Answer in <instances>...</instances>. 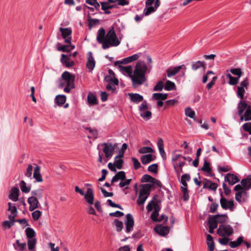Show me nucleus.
<instances>
[{"label": "nucleus", "instance_id": "obj_32", "mask_svg": "<svg viewBox=\"0 0 251 251\" xmlns=\"http://www.w3.org/2000/svg\"><path fill=\"white\" fill-rule=\"evenodd\" d=\"M216 216L212 215L209 217L208 220V226H213L214 228H217L218 226L217 220Z\"/></svg>", "mask_w": 251, "mask_h": 251}, {"label": "nucleus", "instance_id": "obj_25", "mask_svg": "<svg viewBox=\"0 0 251 251\" xmlns=\"http://www.w3.org/2000/svg\"><path fill=\"white\" fill-rule=\"evenodd\" d=\"M101 9L104 11V14H109L111 13L109 9H112L115 7L114 5H110L108 2H100Z\"/></svg>", "mask_w": 251, "mask_h": 251}, {"label": "nucleus", "instance_id": "obj_35", "mask_svg": "<svg viewBox=\"0 0 251 251\" xmlns=\"http://www.w3.org/2000/svg\"><path fill=\"white\" fill-rule=\"evenodd\" d=\"M55 100L58 105L62 106L66 102V97L65 95H58L56 96Z\"/></svg>", "mask_w": 251, "mask_h": 251}, {"label": "nucleus", "instance_id": "obj_42", "mask_svg": "<svg viewBox=\"0 0 251 251\" xmlns=\"http://www.w3.org/2000/svg\"><path fill=\"white\" fill-rule=\"evenodd\" d=\"M36 239H29L27 241L28 249L29 251H33L36 246Z\"/></svg>", "mask_w": 251, "mask_h": 251}, {"label": "nucleus", "instance_id": "obj_31", "mask_svg": "<svg viewBox=\"0 0 251 251\" xmlns=\"http://www.w3.org/2000/svg\"><path fill=\"white\" fill-rule=\"evenodd\" d=\"M138 58L139 55L137 54H134L130 56L124 58L122 60L121 62L123 64H128L137 60Z\"/></svg>", "mask_w": 251, "mask_h": 251}, {"label": "nucleus", "instance_id": "obj_29", "mask_svg": "<svg viewBox=\"0 0 251 251\" xmlns=\"http://www.w3.org/2000/svg\"><path fill=\"white\" fill-rule=\"evenodd\" d=\"M154 159L151 154L143 155L141 157V161L143 164H147Z\"/></svg>", "mask_w": 251, "mask_h": 251}, {"label": "nucleus", "instance_id": "obj_20", "mask_svg": "<svg viewBox=\"0 0 251 251\" xmlns=\"http://www.w3.org/2000/svg\"><path fill=\"white\" fill-rule=\"evenodd\" d=\"M19 190L17 187H13L9 195V198L14 201H17L18 200Z\"/></svg>", "mask_w": 251, "mask_h": 251}, {"label": "nucleus", "instance_id": "obj_10", "mask_svg": "<svg viewBox=\"0 0 251 251\" xmlns=\"http://www.w3.org/2000/svg\"><path fill=\"white\" fill-rule=\"evenodd\" d=\"M59 30L61 33L63 38L65 39V42L71 44L72 39V38L70 36L72 33L71 28L60 27Z\"/></svg>", "mask_w": 251, "mask_h": 251}, {"label": "nucleus", "instance_id": "obj_2", "mask_svg": "<svg viewBox=\"0 0 251 251\" xmlns=\"http://www.w3.org/2000/svg\"><path fill=\"white\" fill-rule=\"evenodd\" d=\"M121 43V41L118 39L114 28L112 27L105 35V39L102 44V48L106 50L110 47H117Z\"/></svg>", "mask_w": 251, "mask_h": 251}, {"label": "nucleus", "instance_id": "obj_19", "mask_svg": "<svg viewBox=\"0 0 251 251\" xmlns=\"http://www.w3.org/2000/svg\"><path fill=\"white\" fill-rule=\"evenodd\" d=\"M203 188H208L211 190L215 191L217 188V185L211 181L210 180L205 178L203 181Z\"/></svg>", "mask_w": 251, "mask_h": 251}, {"label": "nucleus", "instance_id": "obj_6", "mask_svg": "<svg viewBox=\"0 0 251 251\" xmlns=\"http://www.w3.org/2000/svg\"><path fill=\"white\" fill-rule=\"evenodd\" d=\"M118 144H113L111 142L104 143L101 145L103 147V151L105 156L107 158H111L115 150L118 147Z\"/></svg>", "mask_w": 251, "mask_h": 251}, {"label": "nucleus", "instance_id": "obj_33", "mask_svg": "<svg viewBox=\"0 0 251 251\" xmlns=\"http://www.w3.org/2000/svg\"><path fill=\"white\" fill-rule=\"evenodd\" d=\"M191 177L189 174H185L183 175L181 177L180 183L182 185V186L188 187L187 181H189L190 180Z\"/></svg>", "mask_w": 251, "mask_h": 251}, {"label": "nucleus", "instance_id": "obj_52", "mask_svg": "<svg viewBox=\"0 0 251 251\" xmlns=\"http://www.w3.org/2000/svg\"><path fill=\"white\" fill-rule=\"evenodd\" d=\"M114 225L116 227V230L118 232L122 231L123 228V223L122 221H120L118 219H115L114 221Z\"/></svg>", "mask_w": 251, "mask_h": 251}, {"label": "nucleus", "instance_id": "obj_21", "mask_svg": "<svg viewBox=\"0 0 251 251\" xmlns=\"http://www.w3.org/2000/svg\"><path fill=\"white\" fill-rule=\"evenodd\" d=\"M128 95L130 100L134 103H138L143 100V97L139 94L129 93Z\"/></svg>", "mask_w": 251, "mask_h": 251}, {"label": "nucleus", "instance_id": "obj_47", "mask_svg": "<svg viewBox=\"0 0 251 251\" xmlns=\"http://www.w3.org/2000/svg\"><path fill=\"white\" fill-rule=\"evenodd\" d=\"M139 152L141 154H144L146 153H152L153 150L150 147H143L141 148L139 151Z\"/></svg>", "mask_w": 251, "mask_h": 251}, {"label": "nucleus", "instance_id": "obj_34", "mask_svg": "<svg viewBox=\"0 0 251 251\" xmlns=\"http://www.w3.org/2000/svg\"><path fill=\"white\" fill-rule=\"evenodd\" d=\"M176 88V85L174 82L170 81L167 80L164 84V89L167 91H171L175 90Z\"/></svg>", "mask_w": 251, "mask_h": 251}, {"label": "nucleus", "instance_id": "obj_51", "mask_svg": "<svg viewBox=\"0 0 251 251\" xmlns=\"http://www.w3.org/2000/svg\"><path fill=\"white\" fill-rule=\"evenodd\" d=\"M104 80L109 83H113L114 84L118 85L119 80L116 78L113 77L111 75H106L104 77Z\"/></svg>", "mask_w": 251, "mask_h": 251}, {"label": "nucleus", "instance_id": "obj_26", "mask_svg": "<svg viewBox=\"0 0 251 251\" xmlns=\"http://www.w3.org/2000/svg\"><path fill=\"white\" fill-rule=\"evenodd\" d=\"M249 105L245 101L240 100L238 104L237 108L238 109V115H241L244 110L248 108Z\"/></svg>", "mask_w": 251, "mask_h": 251}, {"label": "nucleus", "instance_id": "obj_61", "mask_svg": "<svg viewBox=\"0 0 251 251\" xmlns=\"http://www.w3.org/2000/svg\"><path fill=\"white\" fill-rule=\"evenodd\" d=\"M41 216V212L40 210H36L32 213V218L34 221H37Z\"/></svg>", "mask_w": 251, "mask_h": 251}, {"label": "nucleus", "instance_id": "obj_63", "mask_svg": "<svg viewBox=\"0 0 251 251\" xmlns=\"http://www.w3.org/2000/svg\"><path fill=\"white\" fill-rule=\"evenodd\" d=\"M15 222H13L11 220L9 221H5L2 223V226H4L5 228H10L12 226L14 225Z\"/></svg>", "mask_w": 251, "mask_h": 251}, {"label": "nucleus", "instance_id": "obj_8", "mask_svg": "<svg viewBox=\"0 0 251 251\" xmlns=\"http://www.w3.org/2000/svg\"><path fill=\"white\" fill-rule=\"evenodd\" d=\"M248 85L247 79H246L241 82L240 85L237 88V95L238 97L241 100L244 99L245 90L247 89Z\"/></svg>", "mask_w": 251, "mask_h": 251}, {"label": "nucleus", "instance_id": "obj_22", "mask_svg": "<svg viewBox=\"0 0 251 251\" xmlns=\"http://www.w3.org/2000/svg\"><path fill=\"white\" fill-rule=\"evenodd\" d=\"M126 176L125 172L124 171H120L118 172L115 176H114L112 180L111 183L118 181L119 179L124 180L126 179Z\"/></svg>", "mask_w": 251, "mask_h": 251}, {"label": "nucleus", "instance_id": "obj_64", "mask_svg": "<svg viewBox=\"0 0 251 251\" xmlns=\"http://www.w3.org/2000/svg\"><path fill=\"white\" fill-rule=\"evenodd\" d=\"M132 161L133 162V166L135 170H137L141 167V164L137 158L135 157H132Z\"/></svg>", "mask_w": 251, "mask_h": 251}, {"label": "nucleus", "instance_id": "obj_18", "mask_svg": "<svg viewBox=\"0 0 251 251\" xmlns=\"http://www.w3.org/2000/svg\"><path fill=\"white\" fill-rule=\"evenodd\" d=\"M86 66L87 68L90 70V71H92L95 66V61L91 52H89L88 53Z\"/></svg>", "mask_w": 251, "mask_h": 251}, {"label": "nucleus", "instance_id": "obj_28", "mask_svg": "<svg viewBox=\"0 0 251 251\" xmlns=\"http://www.w3.org/2000/svg\"><path fill=\"white\" fill-rule=\"evenodd\" d=\"M205 67L206 63L204 61H198L196 62H193L192 63V69L194 71H196L201 68L205 69Z\"/></svg>", "mask_w": 251, "mask_h": 251}, {"label": "nucleus", "instance_id": "obj_62", "mask_svg": "<svg viewBox=\"0 0 251 251\" xmlns=\"http://www.w3.org/2000/svg\"><path fill=\"white\" fill-rule=\"evenodd\" d=\"M243 129L251 134V123H245L242 126Z\"/></svg>", "mask_w": 251, "mask_h": 251}, {"label": "nucleus", "instance_id": "obj_44", "mask_svg": "<svg viewBox=\"0 0 251 251\" xmlns=\"http://www.w3.org/2000/svg\"><path fill=\"white\" fill-rule=\"evenodd\" d=\"M151 112L147 110L140 112L141 117L146 120H150L151 117Z\"/></svg>", "mask_w": 251, "mask_h": 251}, {"label": "nucleus", "instance_id": "obj_7", "mask_svg": "<svg viewBox=\"0 0 251 251\" xmlns=\"http://www.w3.org/2000/svg\"><path fill=\"white\" fill-rule=\"evenodd\" d=\"M217 232L220 236H229L233 233V229L230 225H221Z\"/></svg>", "mask_w": 251, "mask_h": 251}, {"label": "nucleus", "instance_id": "obj_3", "mask_svg": "<svg viewBox=\"0 0 251 251\" xmlns=\"http://www.w3.org/2000/svg\"><path fill=\"white\" fill-rule=\"evenodd\" d=\"M151 185L150 184H141L140 185L139 197L137 200L138 205H143L150 194Z\"/></svg>", "mask_w": 251, "mask_h": 251}, {"label": "nucleus", "instance_id": "obj_5", "mask_svg": "<svg viewBox=\"0 0 251 251\" xmlns=\"http://www.w3.org/2000/svg\"><path fill=\"white\" fill-rule=\"evenodd\" d=\"M75 192L79 193L81 195L83 196L86 201L90 205L94 203V196L93 189L91 188H88L86 193L84 191L79 189V188L76 186L75 188Z\"/></svg>", "mask_w": 251, "mask_h": 251}, {"label": "nucleus", "instance_id": "obj_17", "mask_svg": "<svg viewBox=\"0 0 251 251\" xmlns=\"http://www.w3.org/2000/svg\"><path fill=\"white\" fill-rule=\"evenodd\" d=\"M225 181L228 182V184L233 185L239 181L238 177L232 174H227L225 177Z\"/></svg>", "mask_w": 251, "mask_h": 251}, {"label": "nucleus", "instance_id": "obj_13", "mask_svg": "<svg viewBox=\"0 0 251 251\" xmlns=\"http://www.w3.org/2000/svg\"><path fill=\"white\" fill-rule=\"evenodd\" d=\"M220 203L223 209H229L231 211L233 210L234 202L233 201H227L226 198L222 197L220 200Z\"/></svg>", "mask_w": 251, "mask_h": 251}, {"label": "nucleus", "instance_id": "obj_38", "mask_svg": "<svg viewBox=\"0 0 251 251\" xmlns=\"http://www.w3.org/2000/svg\"><path fill=\"white\" fill-rule=\"evenodd\" d=\"M168 95L167 94L163 93H154L152 95V98L156 100H165L167 99Z\"/></svg>", "mask_w": 251, "mask_h": 251}, {"label": "nucleus", "instance_id": "obj_1", "mask_svg": "<svg viewBox=\"0 0 251 251\" xmlns=\"http://www.w3.org/2000/svg\"><path fill=\"white\" fill-rule=\"evenodd\" d=\"M119 67L121 72H125L130 75L134 87H137L143 84L147 80L145 74L147 71V66L144 61H139L137 63L133 74L131 66L120 65Z\"/></svg>", "mask_w": 251, "mask_h": 251}, {"label": "nucleus", "instance_id": "obj_39", "mask_svg": "<svg viewBox=\"0 0 251 251\" xmlns=\"http://www.w3.org/2000/svg\"><path fill=\"white\" fill-rule=\"evenodd\" d=\"M20 187L23 193H27L30 191V187L27 186L24 180H22L20 183Z\"/></svg>", "mask_w": 251, "mask_h": 251}, {"label": "nucleus", "instance_id": "obj_11", "mask_svg": "<svg viewBox=\"0 0 251 251\" xmlns=\"http://www.w3.org/2000/svg\"><path fill=\"white\" fill-rule=\"evenodd\" d=\"M181 69H184V70H186V66L184 65H182L175 67L169 68L166 71L167 76L170 77L175 75Z\"/></svg>", "mask_w": 251, "mask_h": 251}, {"label": "nucleus", "instance_id": "obj_56", "mask_svg": "<svg viewBox=\"0 0 251 251\" xmlns=\"http://www.w3.org/2000/svg\"><path fill=\"white\" fill-rule=\"evenodd\" d=\"M164 87L163 81L162 80L159 81L156 85L153 88V90L155 91H162Z\"/></svg>", "mask_w": 251, "mask_h": 251}, {"label": "nucleus", "instance_id": "obj_15", "mask_svg": "<svg viewBox=\"0 0 251 251\" xmlns=\"http://www.w3.org/2000/svg\"><path fill=\"white\" fill-rule=\"evenodd\" d=\"M154 230L158 234L162 236L168 235L170 231V227L168 226H156L154 227Z\"/></svg>", "mask_w": 251, "mask_h": 251}, {"label": "nucleus", "instance_id": "obj_45", "mask_svg": "<svg viewBox=\"0 0 251 251\" xmlns=\"http://www.w3.org/2000/svg\"><path fill=\"white\" fill-rule=\"evenodd\" d=\"M148 7H146L144 10V14L145 16H148L151 13L155 12L157 9L155 8L154 6L151 5L148 6Z\"/></svg>", "mask_w": 251, "mask_h": 251}, {"label": "nucleus", "instance_id": "obj_58", "mask_svg": "<svg viewBox=\"0 0 251 251\" xmlns=\"http://www.w3.org/2000/svg\"><path fill=\"white\" fill-rule=\"evenodd\" d=\"M124 161L122 159H115L114 164H115L116 168L118 169H121L123 167Z\"/></svg>", "mask_w": 251, "mask_h": 251}, {"label": "nucleus", "instance_id": "obj_46", "mask_svg": "<svg viewBox=\"0 0 251 251\" xmlns=\"http://www.w3.org/2000/svg\"><path fill=\"white\" fill-rule=\"evenodd\" d=\"M185 114L187 117L195 120V112L190 107H187L185 109Z\"/></svg>", "mask_w": 251, "mask_h": 251}, {"label": "nucleus", "instance_id": "obj_57", "mask_svg": "<svg viewBox=\"0 0 251 251\" xmlns=\"http://www.w3.org/2000/svg\"><path fill=\"white\" fill-rule=\"evenodd\" d=\"M13 246L16 250H17L18 251H23L26 247V244L25 242L20 243L17 246L15 245V244H14Z\"/></svg>", "mask_w": 251, "mask_h": 251}, {"label": "nucleus", "instance_id": "obj_12", "mask_svg": "<svg viewBox=\"0 0 251 251\" xmlns=\"http://www.w3.org/2000/svg\"><path fill=\"white\" fill-rule=\"evenodd\" d=\"M157 195H155L153 196L152 198V200L150 201L147 206V209L148 212H151L153 208H154V211L158 212L160 210V207L159 204L154 201V200H156V198L157 197Z\"/></svg>", "mask_w": 251, "mask_h": 251}, {"label": "nucleus", "instance_id": "obj_43", "mask_svg": "<svg viewBox=\"0 0 251 251\" xmlns=\"http://www.w3.org/2000/svg\"><path fill=\"white\" fill-rule=\"evenodd\" d=\"M226 76L229 79V84L232 85L237 84L239 82L238 77H235L232 76L230 74H227Z\"/></svg>", "mask_w": 251, "mask_h": 251}, {"label": "nucleus", "instance_id": "obj_14", "mask_svg": "<svg viewBox=\"0 0 251 251\" xmlns=\"http://www.w3.org/2000/svg\"><path fill=\"white\" fill-rule=\"evenodd\" d=\"M27 202L29 204V210L30 211H33L39 208L40 205L38 199H36L34 197H29L27 199Z\"/></svg>", "mask_w": 251, "mask_h": 251}, {"label": "nucleus", "instance_id": "obj_9", "mask_svg": "<svg viewBox=\"0 0 251 251\" xmlns=\"http://www.w3.org/2000/svg\"><path fill=\"white\" fill-rule=\"evenodd\" d=\"M126 220L125 221L126 232L129 233L133 228L134 221L133 218L131 214H127L126 216Z\"/></svg>", "mask_w": 251, "mask_h": 251}, {"label": "nucleus", "instance_id": "obj_16", "mask_svg": "<svg viewBox=\"0 0 251 251\" xmlns=\"http://www.w3.org/2000/svg\"><path fill=\"white\" fill-rule=\"evenodd\" d=\"M8 210L10 211L11 212V214L8 216V218L10 220L15 222V217L17 216L18 213L17 208L15 205H12L11 202H8Z\"/></svg>", "mask_w": 251, "mask_h": 251}, {"label": "nucleus", "instance_id": "obj_30", "mask_svg": "<svg viewBox=\"0 0 251 251\" xmlns=\"http://www.w3.org/2000/svg\"><path fill=\"white\" fill-rule=\"evenodd\" d=\"M244 242V237L239 236L236 240L231 241L229 243V245L232 248H235L240 246Z\"/></svg>", "mask_w": 251, "mask_h": 251}, {"label": "nucleus", "instance_id": "obj_48", "mask_svg": "<svg viewBox=\"0 0 251 251\" xmlns=\"http://www.w3.org/2000/svg\"><path fill=\"white\" fill-rule=\"evenodd\" d=\"M154 180V178L149 175H144L141 179V182H150L151 183L152 180Z\"/></svg>", "mask_w": 251, "mask_h": 251}, {"label": "nucleus", "instance_id": "obj_50", "mask_svg": "<svg viewBox=\"0 0 251 251\" xmlns=\"http://www.w3.org/2000/svg\"><path fill=\"white\" fill-rule=\"evenodd\" d=\"M87 101L90 104L94 105L97 103L96 96L91 94H88L87 97Z\"/></svg>", "mask_w": 251, "mask_h": 251}, {"label": "nucleus", "instance_id": "obj_53", "mask_svg": "<svg viewBox=\"0 0 251 251\" xmlns=\"http://www.w3.org/2000/svg\"><path fill=\"white\" fill-rule=\"evenodd\" d=\"M229 71L234 75H237L238 78H240L243 72H242L240 68H234L230 69Z\"/></svg>", "mask_w": 251, "mask_h": 251}, {"label": "nucleus", "instance_id": "obj_60", "mask_svg": "<svg viewBox=\"0 0 251 251\" xmlns=\"http://www.w3.org/2000/svg\"><path fill=\"white\" fill-rule=\"evenodd\" d=\"M158 165L157 164H153L149 166L148 168V171L153 173L157 172Z\"/></svg>", "mask_w": 251, "mask_h": 251}, {"label": "nucleus", "instance_id": "obj_55", "mask_svg": "<svg viewBox=\"0 0 251 251\" xmlns=\"http://www.w3.org/2000/svg\"><path fill=\"white\" fill-rule=\"evenodd\" d=\"M245 121H251V107L249 106L244 114Z\"/></svg>", "mask_w": 251, "mask_h": 251}, {"label": "nucleus", "instance_id": "obj_4", "mask_svg": "<svg viewBox=\"0 0 251 251\" xmlns=\"http://www.w3.org/2000/svg\"><path fill=\"white\" fill-rule=\"evenodd\" d=\"M61 78L66 84L64 91L66 93H69L71 90L74 89L75 87L74 83L75 75L68 71H65L62 74Z\"/></svg>", "mask_w": 251, "mask_h": 251}, {"label": "nucleus", "instance_id": "obj_40", "mask_svg": "<svg viewBox=\"0 0 251 251\" xmlns=\"http://www.w3.org/2000/svg\"><path fill=\"white\" fill-rule=\"evenodd\" d=\"M216 216V220H217V223H224L226 222L228 217L226 214H217L215 215Z\"/></svg>", "mask_w": 251, "mask_h": 251}, {"label": "nucleus", "instance_id": "obj_37", "mask_svg": "<svg viewBox=\"0 0 251 251\" xmlns=\"http://www.w3.org/2000/svg\"><path fill=\"white\" fill-rule=\"evenodd\" d=\"M31 197H34L37 199H40L43 197V190L39 189L37 190L32 191L31 192Z\"/></svg>", "mask_w": 251, "mask_h": 251}, {"label": "nucleus", "instance_id": "obj_23", "mask_svg": "<svg viewBox=\"0 0 251 251\" xmlns=\"http://www.w3.org/2000/svg\"><path fill=\"white\" fill-rule=\"evenodd\" d=\"M105 31L104 28H100L97 33V41L99 44H102L105 37Z\"/></svg>", "mask_w": 251, "mask_h": 251}, {"label": "nucleus", "instance_id": "obj_36", "mask_svg": "<svg viewBox=\"0 0 251 251\" xmlns=\"http://www.w3.org/2000/svg\"><path fill=\"white\" fill-rule=\"evenodd\" d=\"M25 232L28 239H34V237L35 236V232L33 228L31 227H27L26 228Z\"/></svg>", "mask_w": 251, "mask_h": 251}, {"label": "nucleus", "instance_id": "obj_41", "mask_svg": "<svg viewBox=\"0 0 251 251\" xmlns=\"http://www.w3.org/2000/svg\"><path fill=\"white\" fill-rule=\"evenodd\" d=\"M181 191L183 193V200L184 201H188L189 199V195L187 187L181 186Z\"/></svg>", "mask_w": 251, "mask_h": 251}, {"label": "nucleus", "instance_id": "obj_49", "mask_svg": "<svg viewBox=\"0 0 251 251\" xmlns=\"http://www.w3.org/2000/svg\"><path fill=\"white\" fill-rule=\"evenodd\" d=\"M245 194L246 195L247 193L245 190H242L241 191L237 192L235 194V200L238 201L239 202H242L243 201H244V200L243 201L242 200V195Z\"/></svg>", "mask_w": 251, "mask_h": 251}, {"label": "nucleus", "instance_id": "obj_27", "mask_svg": "<svg viewBox=\"0 0 251 251\" xmlns=\"http://www.w3.org/2000/svg\"><path fill=\"white\" fill-rule=\"evenodd\" d=\"M37 182H42L43 181L42 177L40 174V167L39 166H36L35 168L33 175Z\"/></svg>", "mask_w": 251, "mask_h": 251}, {"label": "nucleus", "instance_id": "obj_24", "mask_svg": "<svg viewBox=\"0 0 251 251\" xmlns=\"http://www.w3.org/2000/svg\"><path fill=\"white\" fill-rule=\"evenodd\" d=\"M241 183L245 190H249L251 188V175L249 176L247 178L243 179Z\"/></svg>", "mask_w": 251, "mask_h": 251}, {"label": "nucleus", "instance_id": "obj_59", "mask_svg": "<svg viewBox=\"0 0 251 251\" xmlns=\"http://www.w3.org/2000/svg\"><path fill=\"white\" fill-rule=\"evenodd\" d=\"M71 55L69 56L66 55L64 54H62L61 55V58L60 59L61 62L63 64L66 65V64L70 60Z\"/></svg>", "mask_w": 251, "mask_h": 251}, {"label": "nucleus", "instance_id": "obj_54", "mask_svg": "<svg viewBox=\"0 0 251 251\" xmlns=\"http://www.w3.org/2000/svg\"><path fill=\"white\" fill-rule=\"evenodd\" d=\"M201 170L207 173L210 172L211 169L210 167V163L207 161L206 158L204 159L203 167L201 168Z\"/></svg>", "mask_w": 251, "mask_h": 251}]
</instances>
